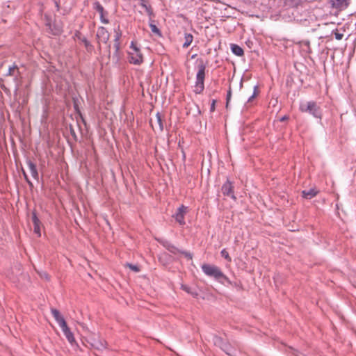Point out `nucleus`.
<instances>
[{"mask_svg":"<svg viewBox=\"0 0 356 356\" xmlns=\"http://www.w3.org/2000/svg\"><path fill=\"white\" fill-rule=\"evenodd\" d=\"M202 270L205 275L213 277L222 284H224L225 282L230 283L229 278L215 265L204 264L202 266Z\"/></svg>","mask_w":356,"mask_h":356,"instance_id":"1","label":"nucleus"},{"mask_svg":"<svg viewBox=\"0 0 356 356\" xmlns=\"http://www.w3.org/2000/svg\"><path fill=\"white\" fill-rule=\"evenodd\" d=\"M51 314L55 318L56 321L58 323L59 326L60 327L63 334H65L66 339L71 344L75 343V339L73 333L70 331L68 327L67 323L63 316L60 314V312L56 309H51Z\"/></svg>","mask_w":356,"mask_h":356,"instance_id":"2","label":"nucleus"},{"mask_svg":"<svg viewBox=\"0 0 356 356\" xmlns=\"http://www.w3.org/2000/svg\"><path fill=\"white\" fill-rule=\"evenodd\" d=\"M128 59L129 63L134 65H140L143 62V56L134 41L131 42Z\"/></svg>","mask_w":356,"mask_h":356,"instance_id":"3","label":"nucleus"},{"mask_svg":"<svg viewBox=\"0 0 356 356\" xmlns=\"http://www.w3.org/2000/svg\"><path fill=\"white\" fill-rule=\"evenodd\" d=\"M205 69L206 66L201 63L198 65V71L196 74V81L194 86V92L196 94L202 92L204 88V79H205Z\"/></svg>","mask_w":356,"mask_h":356,"instance_id":"4","label":"nucleus"},{"mask_svg":"<svg viewBox=\"0 0 356 356\" xmlns=\"http://www.w3.org/2000/svg\"><path fill=\"white\" fill-rule=\"evenodd\" d=\"M300 110L302 112L309 113L313 115L315 118H320L321 113L319 106H317L314 102H308L301 104Z\"/></svg>","mask_w":356,"mask_h":356,"instance_id":"5","label":"nucleus"},{"mask_svg":"<svg viewBox=\"0 0 356 356\" xmlns=\"http://www.w3.org/2000/svg\"><path fill=\"white\" fill-rule=\"evenodd\" d=\"M92 8L94 10H95L97 12L99 13L100 20L103 24H107L109 23V20L106 17L108 13L104 10V7L101 5V3L99 1H94L92 3Z\"/></svg>","mask_w":356,"mask_h":356,"instance_id":"6","label":"nucleus"},{"mask_svg":"<svg viewBox=\"0 0 356 356\" xmlns=\"http://www.w3.org/2000/svg\"><path fill=\"white\" fill-rule=\"evenodd\" d=\"M96 35L99 45L101 43L106 44L110 38L108 31L103 26L98 28Z\"/></svg>","mask_w":356,"mask_h":356,"instance_id":"7","label":"nucleus"},{"mask_svg":"<svg viewBox=\"0 0 356 356\" xmlns=\"http://www.w3.org/2000/svg\"><path fill=\"white\" fill-rule=\"evenodd\" d=\"M188 211V208L184 205L179 207L174 217L179 225H183L185 224L184 216Z\"/></svg>","mask_w":356,"mask_h":356,"instance_id":"8","label":"nucleus"},{"mask_svg":"<svg viewBox=\"0 0 356 356\" xmlns=\"http://www.w3.org/2000/svg\"><path fill=\"white\" fill-rule=\"evenodd\" d=\"M214 343L215 345L220 346V348L227 355H232L233 350L232 347L227 343L224 342L220 337H215Z\"/></svg>","mask_w":356,"mask_h":356,"instance_id":"9","label":"nucleus"},{"mask_svg":"<svg viewBox=\"0 0 356 356\" xmlns=\"http://www.w3.org/2000/svg\"><path fill=\"white\" fill-rule=\"evenodd\" d=\"M222 192L223 195L230 196L233 199H236V197L233 193V186L229 181H227L222 186Z\"/></svg>","mask_w":356,"mask_h":356,"instance_id":"10","label":"nucleus"},{"mask_svg":"<svg viewBox=\"0 0 356 356\" xmlns=\"http://www.w3.org/2000/svg\"><path fill=\"white\" fill-rule=\"evenodd\" d=\"M151 124L154 129H157L161 131L163 129L162 118L159 113H156V119L154 121H153L152 120H151Z\"/></svg>","mask_w":356,"mask_h":356,"instance_id":"11","label":"nucleus"},{"mask_svg":"<svg viewBox=\"0 0 356 356\" xmlns=\"http://www.w3.org/2000/svg\"><path fill=\"white\" fill-rule=\"evenodd\" d=\"M350 3L351 0H335V10H344L350 6Z\"/></svg>","mask_w":356,"mask_h":356,"instance_id":"12","label":"nucleus"},{"mask_svg":"<svg viewBox=\"0 0 356 356\" xmlns=\"http://www.w3.org/2000/svg\"><path fill=\"white\" fill-rule=\"evenodd\" d=\"M341 29H343V32H346V30L343 29V26H342L341 24H338L337 27L335 29V39L341 40L342 38L346 37V40L349 37L350 34H344V33H341Z\"/></svg>","mask_w":356,"mask_h":356,"instance_id":"13","label":"nucleus"},{"mask_svg":"<svg viewBox=\"0 0 356 356\" xmlns=\"http://www.w3.org/2000/svg\"><path fill=\"white\" fill-rule=\"evenodd\" d=\"M27 165H28L29 172H30L31 175L32 176V177L35 180H38L39 175H38L36 165L31 161H29L27 162Z\"/></svg>","mask_w":356,"mask_h":356,"instance_id":"14","label":"nucleus"},{"mask_svg":"<svg viewBox=\"0 0 356 356\" xmlns=\"http://www.w3.org/2000/svg\"><path fill=\"white\" fill-rule=\"evenodd\" d=\"M92 346L98 349L102 350L106 348V342L104 339H92Z\"/></svg>","mask_w":356,"mask_h":356,"instance_id":"15","label":"nucleus"},{"mask_svg":"<svg viewBox=\"0 0 356 356\" xmlns=\"http://www.w3.org/2000/svg\"><path fill=\"white\" fill-rule=\"evenodd\" d=\"M32 220H33V225H34V232L38 236H40V235H41V234H40V221L38 219V218L37 217L35 213H33Z\"/></svg>","mask_w":356,"mask_h":356,"instance_id":"16","label":"nucleus"},{"mask_svg":"<svg viewBox=\"0 0 356 356\" xmlns=\"http://www.w3.org/2000/svg\"><path fill=\"white\" fill-rule=\"evenodd\" d=\"M318 191L314 188H310L309 190H304L302 191V197L305 199H312L314 196L316 195Z\"/></svg>","mask_w":356,"mask_h":356,"instance_id":"17","label":"nucleus"},{"mask_svg":"<svg viewBox=\"0 0 356 356\" xmlns=\"http://www.w3.org/2000/svg\"><path fill=\"white\" fill-rule=\"evenodd\" d=\"M115 33L114 47L118 51L120 49V39L122 36V32L119 27L117 29H115Z\"/></svg>","mask_w":356,"mask_h":356,"instance_id":"18","label":"nucleus"},{"mask_svg":"<svg viewBox=\"0 0 356 356\" xmlns=\"http://www.w3.org/2000/svg\"><path fill=\"white\" fill-rule=\"evenodd\" d=\"M231 49L234 54L241 56L244 54L243 49L238 45L233 44L231 45Z\"/></svg>","mask_w":356,"mask_h":356,"instance_id":"19","label":"nucleus"},{"mask_svg":"<svg viewBox=\"0 0 356 356\" xmlns=\"http://www.w3.org/2000/svg\"><path fill=\"white\" fill-rule=\"evenodd\" d=\"M163 245L164 247L166 248V249L168 250H169L170 252L176 254H178V253H180L181 254V250H179L177 248H176L175 246L168 243V242H165L163 243Z\"/></svg>","mask_w":356,"mask_h":356,"instance_id":"20","label":"nucleus"},{"mask_svg":"<svg viewBox=\"0 0 356 356\" xmlns=\"http://www.w3.org/2000/svg\"><path fill=\"white\" fill-rule=\"evenodd\" d=\"M185 41L183 44L184 47H188L193 42V37L191 34L185 35Z\"/></svg>","mask_w":356,"mask_h":356,"instance_id":"21","label":"nucleus"},{"mask_svg":"<svg viewBox=\"0 0 356 356\" xmlns=\"http://www.w3.org/2000/svg\"><path fill=\"white\" fill-rule=\"evenodd\" d=\"M15 72L18 73L19 70H18L17 66L15 64H14V65H13L12 66H10L9 67L8 71L6 75H8V76H15Z\"/></svg>","mask_w":356,"mask_h":356,"instance_id":"22","label":"nucleus"},{"mask_svg":"<svg viewBox=\"0 0 356 356\" xmlns=\"http://www.w3.org/2000/svg\"><path fill=\"white\" fill-rule=\"evenodd\" d=\"M220 254H221V256L222 257H224L226 260H227L229 262H230L232 261V259L229 257V254L228 252L225 249H223L220 252Z\"/></svg>","mask_w":356,"mask_h":356,"instance_id":"23","label":"nucleus"},{"mask_svg":"<svg viewBox=\"0 0 356 356\" xmlns=\"http://www.w3.org/2000/svg\"><path fill=\"white\" fill-rule=\"evenodd\" d=\"M259 94V89L257 86L254 87L253 94L249 97L248 102H251Z\"/></svg>","mask_w":356,"mask_h":356,"instance_id":"24","label":"nucleus"},{"mask_svg":"<svg viewBox=\"0 0 356 356\" xmlns=\"http://www.w3.org/2000/svg\"><path fill=\"white\" fill-rule=\"evenodd\" d=\"M140 5L144 7L147 12L150 15L152 13L151 8L149 6H147L146 4V0H140Z\"/></svg>","mask_w":356,"mask_h":356,"instance_id":"25","label":"nucleus"},{"mask_svg":"<svg viewBox=\"0 0 356 356\" xmlns=\"http://www.w3.org/2000/svg\"><path fill=\"white\" fill-rule=\"evenodd\" d=\"M126 266H128L131 270H132L134 272H139L140 271V268H139V267L137 265H133V264H127Z\"/></svg>","mask_w":356,"mask_h":356,"instance_id":"26","label":"nucleus"},{"mask_svg":"<svg viewBox=\"0 0 356 356\" xmlns=\"http://www.w3.org/2000/svg\"><path fill=\"white\" fill-rule=\"evenodd\" d=\"M150 29L153 33L160 35V31L155 24H150Z\"/></svg>","mask_w":356,"mask_h":356,"instance_id":"27","label":"nucleus"},{"mask_svg":"<svg viewBox=\"0 0 356 356\" xmlns=\"http://www.w3.org/2000/svg\"><path fill=\"white\" fill-rule=\"evenodd\" d=\"M181 254L184 255V257H186L189 260H191L192 258H193V255L190 252H185V251H181Z\"/></svg>","mask_w":356,"mask_h":356,"instance_id":"28","label":"nucleus"},{"mask_svg":"<svg viewBox=\"0 0 356 356\" xmlns=\"http://www.w3.org/2000/svg\"><path fill=\"white\" fill-rule=\"evenodd\" d=\"M82 42L84 44L85 47L88 49L89 48H91L92 46L90 43V42L86 38H83Z\"/></svg>","mask_w":356,"mask_h":356,"instance_id":"29","label":"nucleus"},{"mask_svg":"<svg viewBox=\"0 0 356 356\" xmlns=\"http://www.w3.org/2000/svg\"><path fill=\"white\" fill-rule=\"evenodd\" d=\"M291 2L287 3L291 6H297L298 3L296 0H290Z\"/></svg>","mask_w":356,"mask_h":356,"instance_id":"30","label":"nucleus"},{"mask_svg":"<svg viewBox=\"0 0 356 356\" xmlns=\"http://www.w3.org/2000/svg\"><path fill=\"white\" fill-rule=\"evenodd\" d=\"M231 96H232V92H231V89H229V91L227 92V106L229 104V102L231 99Z\"/></svg>","mask_w":356,"mask_h":356,"instance_id":"31","label":"nucleus"},{"mask_svg":"<svg viewBox=\"0 0 356 356\" xmlns=\"http://www.w3.org/2000/svg\"><path fill=\"white\" fill-rule=\"evenodd\" d=\"M215 104H216V100L213 99L211 105V108H210L211 112H213L215 111Z\"/></svg>","mask_w":356,"mask_h":356,"instance_id":"32","label":"nucleus"},{"mask_svg":"<svg viewBox=\"0 0 356 356\" xmlns=\"http://www.w3.org/2000/svg\"><path fill=\"white\" fill-rule=\"evenodd\" d=\"M182 289L188 293H191L189 287L186 286H182Z\"/></svg>","mask_w":356,"mask_h":356,"instance_id":"33","label":"nucleus"},{"mask_svg":"<svg viewBox=\"0 0 356 356\" xmlns=\"http://www.w3.org/2000/svg\"><path fill=\"white\" fill-rule=\"evenodd\" d=\"M24 175L25 179H26V180L27 181V182L29 183V184L30 186H32V184H31V182L28 179L26 175L24 172Z\"/></svg>","mask_w":356,"mask_h":356,"instance_id":"34","label":"nucleus"},{"mask_svg":"<svg viewBox=\"0 0 356 356\" xmlns=\"http://www.w3.org/2000/svg\"><path fill=\"white\" fill-rule=\"evenodd\" d=\"M286 119H287V117H286V116H284L283 118H281V120H281V121H284V120H286Z\"/></svg>","mask_w":356,"mask_h":356,"instance_id":"35","label":"nucleus"},{"mask_svg":"<svg viewBox=\"0 0 356 356\" xmlns=\"http://www.w3.org/2000/svg\"><path fill=\"white\" fill-rule=\"evenodd\" d=\"M8 276L9 277V278H10V280H13L14 281V278H13L12 276H10L9 275H8Z\"/></svg>","mask_w":356,"mask_h":356,"instance_id":"36","label":"nucleus"},{"mask_svg":"<svg viewBox=\"0 0 356 356\" xmlns=\"http://www.w3.org/2000/svg\"><path fill=\"white\" fill-rule=\"evenodd\" d=\"M332 6H334V1H331Z\"/></svg>","mask_w":356,"mask_h":356,"instance_id":"37","label":"nucleus"},{"mask_svg":"<svg viewBox=\"0 0 356 356\" xmlns=\"http://www.w3.org/2000/svg\"><path fill=\"white\" fill-rule=\"evenodd\" d=\"M336 206H337V209H339V208L338 204H337Z\"/></svg>","mask_w":356,"mask_h":356,"instance_id":"38","label":"nucleus"}]
</instances>
